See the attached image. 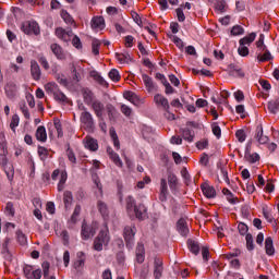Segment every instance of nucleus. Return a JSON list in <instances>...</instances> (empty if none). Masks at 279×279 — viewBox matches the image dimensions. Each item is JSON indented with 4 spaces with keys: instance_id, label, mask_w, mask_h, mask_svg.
I'll list each match as a JSON object with an SVG mask.
<instances>
[{
    "instance_id": "obj_1",
    "label": "nucleus",
    "mask_w": 279,
    "mask_h": 279,
    "mask_svg": "<svg viewBox=\"0 0 279 279\" xmlns=\"http://www.w3.org/2000/svg\"><path fill=\"white\" fill-rule=\"evenodd\" d=\"M110 243V234L108 233L107 230H101L98 235L94 240V250L96 252H101L105 247H108V244Z\"/></svg>"
},
{
    "instance_id": "obj_2",
    "label": "nucleus",
    "mask_w": 279,
    "mask_h": 279,
    "mask_svg": "<svg viewBox=\"0 0 279 279\" xmlns=\"http://www.w3.org/2000/svg\"><path fill=\"white\" fill-rule=\"evenodd\" d=\"M97 233V223L93 222L92 225L86 223L83 221L82 229H81V236L83 241H88V239H93Z\"/></svg>"
},
{
    "instance_id": "obj_3",
    "label": "nucleus",
    "mask_w": 279,
    "mask_h": 279,
    "mask_svg": "<svg viewBox=\"0 0 279 279\" xmlns=\"http://www.w3.org/2000/svg\"><path fill=\"white\" fill-rule=\"evenodd\" d=\"M136 235V226H126L123 231L124 241L126 243V247H133L134 245V236Z\"/></svg>"
},
{
    "instance_id": "obj_4",
    "label": "nucleus",
    "mask_w": 279,
    "mask_h": 279,
    "mask_svg": "<svg viewBox=\"0 0 279 279\" xmlns=\"http://www.w3.org/2000/svg\"><path fill=\"white\" fill-rule=\"evenodd\" d=\"M22 31L24 34H27L28 36H38L40 34V26L36 22L26 21L22 24Z\"/></svg>"
},
{
    "instance_id": "obj_5",
    "label": "nucleus",
    "mask_w": 279,
    "mask_h": 279,
    "mask_svg": "<svg viewBox=\"0 0 279 279\" xmlns=\"http://www.w3.org/2000/svg\"><path fill=\"white\" fill-rule=\"evenodd\" d=\"M0 165L4 169L8 180H10L12 182V180H14V166H12L8 162V157L5 156V150L3 151V154H0Z\"/></svg>"
},
{
    "instance_id": "obj_6",
    "label": "nucleus",
    "mask_w": 279,
    "mask_h": 279,
    "mask_svg": "<svg viewBox=\"0 0 279 279\" xmlns=\"http://www.w3.org/2000/svg\"><path fill=\"white\" fill-rule=\"evenodd\" d=\"M89 107L94 111L96 117L100 121H104V111L106 110V105H104V102H101V100L96 98Z\"/></svg>"
},
{
    "instance_id": "obj_7",
    "label": "nucleus",
    "mask_w": 279,
    "mask_h": 279,
    "mask_svg": "<svg viewBox=\"0 0 279 279\" xmlns=\"http://www.w3.org/2000/svg\"><path fill=\"white\" fill-rule=\"evenodd\" d=\"M4 93L9 99H14L19 95V85H16V82H8L4 86Z\"/></svg>"
},
{
    "instance_id": "obj_8",
    "label": "nucleus",
    "mask_w": 279,
    "mask_h": 279,
    "mask_svg": "<svg viewBox=\"0 0 279 279\" xmlns=\"http://www.w3.org/2000/svg\"><path fill=\"white\" fill-rule=\"evenodd\" d=\"M81 123L86 125L89 130H93L95 128V120L93 119V113L89 111H83L81 113Z\"/></svg>"
},
{
    "instance_id": "obj_9",
    "label": "nucleus",
    "mask_w": 279,
    "mask_h": 279,
    "mask_svg": "<svg viewBox=\"0 0 279 279\" xmlns=\"http://www.w3.org/2000/svg\"><path fill=\"white\" fill-rule=\"evenodd\" d=\"M255 132V138L259 145H267L269 143V136L263 133V124H258Z\"/></svg>"
},
{
    "instance_id": "obj_10",
    "label": "nucleus",
    "mask_w": 279,
    "mask_h": 279,
    "mask_svg": "<svg viewBox=\"0 0 279 279\" xmlns=\"http://www.w3.org/2000/svg\"><path fill=\"white\" fill-rule=\"evenodd\" d=\"M81 93H82L83 101L84 104H86V106H90L97 99L93 90L88 88H83Z\"/></svg>"
},
{
    "instance_id": "obj_11",
    "label": "nucleus",
    "mask_w": 279,
    "mask_h": 279,
    "mask_svg": "<svg viewBox=\"0 0 279 279\" xmlns=\"http://www.w3.org/2000/svg\"><path fill=\"white\" fill-rule=\"evenodd\" d=\"M56 36L57 38H60V40H63L64 43H69L71 40V37L73 36V31H65L62 27H58L56 29Z\"/></svg>"
},
{
    "instance_id": "obj_12",
    "label": "nucleus",
    "mask_w": 279,
    "mask_h": 279,
    "mask_svg": "<svg viewBox=\"0 0 279 279\" xmlns=\"http://www.w3.org/2000/svg\"><path fill=\"white\" fill-rule=\"evenodd\" d=\"M31 75L35 82H38L40 80V75H43V72L40 71V65H38V62L36 60L31 61Z\"/></svg>"
},
{
    "instance_id": "obj_13",
    "label": "nucleus",
    "mask_w": 279,
    "mask_h": 279,
    "mask_svg": "<svg viewBox=\"0 0 279 279\" xmlns=\"http://www.w3.org/2000/svg\"><path fill=\"white\" fill-rule=\"evenodd\" d=\"M154 101H155L156 106L163 108V110H169V108H170L169 100L160 94H156L154 96Z\"/></svg>"
},
{
    "instance_id": "obj_14",
    "label": "nucleus",
    "mask_w": 279,
    "mask_h": 279,
    "mask_svg": "<svg viewBox=\"0 0 279 279\" xmlns=\"http://www.w3.org/2000/svg\"><path fill=\"white\" fill-rule=\"evenodd\" d=\"M134 214L136 219L143 221V219H146L147 217V207H145L143 204H138L137 206H134Z\"/></svg>"
},
{
    "instance_id": "obj_15",
    "label": "nucleus",
    "mask_w": 279,
    "mask_h": 279,
    "mask_svg": "<svg viewBox=\"0 0 279 279\" xmlns=\"http://www.w3.org/2000/svg\"><path fill=\"white\" fill-rule=\"evenodd\" d=\"M167 195H169V187L167 186V179L160 180L159 199L160 202H167Z\"/></svg>"
},
{
    "instance_id": "obj_16",
    "label": "nucleus",
    "mask_w": 279,
    "mask_h": 279,
    "mask_svg": "<svg viewBox=\"0 0 279 279\" xmlns=\"http://www.w3.org/2000/svg\"><path fill=\"white\" fill-rule=\"evenodd\" d=\"M107 154L117 167H123V161L121 160V157H119V154L114 153L112 147H107Z\"/></svg>"
},
{
    "instance_id": "obj_17",
    "label": "nucleus",
    "mask_w": 279,
    "mask_h": 279,
    "mask_svg": "<svg viewBox=\"0 0 279 279\" xmlns=\"http://www.w3.org/2000/svg\"><path fill=\"white\" fill-rule=\"evenodd\" d=\"M177 228L181 236H189V225H186V220L183 218L179 219L177 222Z\"/></svg>"
},
{
    "instance_id": "obj_18",
    "label": "nucleus",
    "mask_w": 279,
    "mask_h": 279,
    "mask_svg": "<svg viewBox=\"0 0 279 279\" xmlns=\"http://www.w3.org/2000/svg\"><path fill=\"white\" fill-rule=\"evenodd\" d=\"M154 276L156 279L162 278V259L160 258H155L154 260Z\"/></svg>"
},
{
    "instance_id": "obj_19",
    "label": "nucleus",
    "mask_w": 279,
    "mask_h": 279,
    "mask_svg": "<svg viewBox=\"0 0 279 279\" xmlns=\"http://www.w3.org/2000/svg\"><path fill=\"white\" fill-rule=\"evenodd\" d=\"M106 27V21L102 16H96L92 20L93 29H104Z\"/></svg>"
},
{
    "instance_id": "obj_20",
    "label": "nucleus",
    "mask_w": 279,
    "mask_h": 279,
    "mask_svg": "<svg viewBox=\"0 0 279 279\" xmlns=\"http://www.w3.org/2000/svg\"><path fill=\"white\" fill-rule=\"evenodd\" d=\"M35 136L40 143L47 142V129L44 125L37 128Z\"/></svg>"
},
{
    "instance_id": "obj_21",
    "label": "nucleus",
    "mask_w": 279,
    "mask_h": 279,
    "mask_svg": "<svg viewBox=\"0 0 279 279\" xmlns=\"http://www.w3.org/2000/svg\"><path fill=\"white\" fill-rule=\"evenodd\" d=\"M50 49H51L52 53L56 56V58H58V60H64V58H65L64 50H62V47H60V45L52 44L50 46Z\"/></svg>"
},
{
    "instance_id": "obj_22",
    "label": "nucleus",
    "mask_w": 279,
    "mask_h": 279,
    "mask_svg": "<svg viewBox=\"0 0 279 279\" xmlns=\"http://www.w3.org/2000/svg\"><path fill=\"white\" fill-rule=\"evenodd\" d=\"M202 191L205 197H208V199H213L214 197H217V191H215V187L210 185H203Z\"/></svg>"
},
{
    "instance_id": "obj_23",
    "label": "nucleus",
    "mask_w": 279,
    "mask_h": 279,
    "mask_svg": "<svg viewBox=\"0 0 279 279\" xmlns=\"http://www.w3.org/2000/svg\"><path fill=\"white\" fill-rule=\"evenodd\" d=\"M142 80H143L148 93H153V90H156V85H154V80L151 77H149V75L143 74Z\"/></svg>"
},
{
    "instance_id": "obj_24",
    "label": "nucleus",
    "mask_w": 279,
    "mask_h": 279,
    "mask_svg": "<svg viewBox=\"0 0 279 279\" xmlns=\"http://www.w3.org/2000/svg\"><path fill=\"white\" fill-rule=\"evenodd\" d=\"M265 250L267 256H274V254H276V248L274 247V240L271 238H266Z\"/></svg>"
},
{
    "instance_id": "obj_25",
    "label": "nucleus",
    "mask_w": 279,
    "mask_h": 279,
    "mask_svg": "<svg viewBox=\"0 0 279 279\" xmlns=\"http://www.w3.org/2000/svg\"><path fill=\"white\" fill-rule=\"evenodd\" d=\"M136 260L137 263H145V246L138 244L136 247Z\"/></svg>"
},
{
    "instance_id": "obj_26",
    "label": "nucleus",
    "mask_w": 279,
    "mask_h": 279,
    "mask_svg": "<svg viewBox=\"0 0 279 279\" xmlns=\"http://www.w3.org/2000/svg\"><path fill=\"white\" fill-rule=\"evenodd\" d=\"M85 147H86V149H89L90 151H97V149H99V144H97L95 138L87 137Z\"/></svg>"
},
{
    "instance_id": "obj_27",
    "label": "nucleus",
    "mask_w": 279,
    "mask_h": 279,
    "mask_svg": "<svg viewBox=\"0 0 279 279\" xmlns=\"http://www.w3.org/2000/svg\"><path fill=\"white\" fill-rule=\"evenodd\" d=\"M109 134L113 141V145H114L116 149H121V143L119 142V135H117V131L114 130L113 126L110 128Z\"/></svg>"
},
{
    "instance_id": "obj_28",
    "label": "nucleus",
    "mask_w": 279,
    "mask_h": 279,
    "mask_svg": "<svg viewBox=\"0 0 279 279\" xmlns=\"http://www.w3.org/2000/svg\"><path fill=\"white\" fill-rule=\"evenodd\" d=\"M181 132L184 141H187V143H193V138H195V133L193 131L190 129H182Z\"/></svg>"
},
{
    "instance_id": "obj_29",
    "label": "nucleus",
    "mask_w": 279,
    "mask_h": 279,
    "mask_svg": "<svg viewBox=\"0 0 279 279\" xmlns=\"http://www.w3.org/2000/svg\"><path fill=\"white\" fill-rule=\"evenodd\" d=\"M267 108L269 112H271L272 114H276V112H278L279 110V98L268 101Z\"/></svg>"
},
{
    "instance_id": "obj_30",
    "label": "nucleus",
    "mask_w": 279,
    "mask_h": 279,
    "mask_svg": "<svg viewBox=\"0 0 279 279\" xmlns=\"http://www.w3.org/2000/svg\"><path fill=\"white\" fill-rule=\"evenodd\" d=\"M168 184L171 191H175L178 189V177L173 173L168 174Z\"/></svg>"
},
{
    "instance_id": "obj_31",
    "label": "nucleus",
    "mask_w": 279,
    "mask_h": 279,
    "mask_svg": "<svg viewBox=\"0 0 279 279\" xmlns=\"http://www.w3.org/2000/svg\"><path fill=\"white\" fill-rule=\"evenodd\" d=\"M106 110L110 121H113V119H117V108H114L112 104H107Z\"/></svg>"
},
{
    "instance_id": "obj_32",
    "label": "nucleus",
    "mask_w": 279,
    "mask_h": 279,
    "mask_svg": "<svg viewBox=\"0 0 279 279\" xmlns=\"http://www.w3.org/2000/svg\"><path fill=\"white\" fill-rule=\"evenodd\" d=\"M245 160H247V162H250L251 165H254V162H258V160H260V156L256 153H245L244 155Z\"/></svg>"
},
{
    "instance_id": "obj_33",
    "label": "nucleus",
    "mask_w": 279,
    "mask_h": 279,
    "mask_svg": "<svg viewBox=\"0 0 279 279\" xmlns=\"http://www.w3.org/2000/svg\"><path fill=\"white\" fill-rule=\"evenodd\" d=\"M45 90H46V93H48V95H54L56 93H58L60 90V88L58 87V84H56V83H48L45 85Z\"/></svg>"
},
{
    "instance_id": "obj_34",
    "label": "nucleus",
    "mask_w": 279,
    "mask_h": 279,
    "mask_svg": "<svg viewBox=\"0 0 279 279\" xmlns=\"http://www.w3.org/2000/svg\"><path fill=\"white\" fill-rule=\"evenodd\" d=\"M97 208H98L100 215H102L104 217H108V214H109L108 205L105 202L98 201Z\"/></svg>"
},
{
    "instance_id": "obj_35",
    "label": "nucleus",
    "mask_w": 279,
    "mask_h": 279,
    "mask_svg": "<svg viewBox=\"0 0 279 279\" xmlns=\"http://www.w3.org/2000/svg\"><path fill=\"white\" fill-rule=\"evenodd\" d=\"M254 40H256V33H251L248 36L240 39V45L241 46L251 45V43H254Z\"/></svg>"
},
{
    "instance_id": "obj_36",
    "label": "nucleus",
    "mask_w": 279,
    "mask_h": 279,
    "mask_svg": "<svg viewBox=\"0 0 279 279\" xmlns=\"http://www.w3.org/2000/svg\"><path fill=\"white\" fill-rule=\"evenodd\" d=\"M219 182H226L227 184H230V178H228V170L226 168H220V174L218 175Z\"/></svg>"
},
{
    "instance_id": "obj_37",
    "label": "nucleus",
    "mask_w": 279,
    "mask_h": 279,
    "mask_svg": "<svg viewBox=\"0 0 279 279\" xmlns=\"http://www.w3.org/2000/svg\"><path fill=\"white\" fill-rule=\"evenodd\" d=\"M63 202L65 208H69V206L73 204V193H71L70 191H65L63 194Z\"/></svg>"
},
{
    "instance_id": "obj_38",
    "label": "nucleus",
    "mask_w": 279,
    "mask_h": 279,
    "mask_svg": "<svg viewBox=\"0 0 279 279\" xmlns=\"http://www.w3.org/2000/svg\"><path fill=\"white\" fill-rule=\"evenodd\" d=\"M53 98L56 99V101H59V104H66V101H69L66 95H64V93H62L60 89L56 94H53Z\"/></svg>"
},
{
    "instance_id": "obj_39",
    "label": "nucleus",
    "mask_w": 279,
    "mask_h": 279,
    "mask_svg": "<svg viewBox=\"0 0 279 279\" xmlns=\"http://www.w3.org/2000/svg\"><path fill=\"white\" fill-rule=\"evenodd\" d=\"M125 99H128V101H131V104H133L134 106H138V96L132 92H128L125 94Z\"/></svg>"
},
{
    "instance_id": "obj_40",
    "label": "nucleus",
    "mask_w": 279,
    "mask_h": 279,
    "mask_svg": "<svg viewBox=\"0 0 279 279\" xmlns=\"http://www.w3.org/2000/svg\"><path fill=\"white\" fill-rule=\"evenodd\" d=\"M189 248L192 252V254H195V256H197L199 254V244H197V242L193 241V240H189Z\"/></svg>"
},
{
    "instance_id": "obj_41",
    "label": "nucleus",
    "mask_w": 279,
    "mask_h": 279,
    "mask_svg": "<svg viewBox=\"0 0 279 279\" xmlns=\"http://www.w3.org/2000/svg\"><path fill=\"white\" fill-rule=\"evenodd\" d=\"M264 51H265V53L263 56L262 54L257 56V60L259 62H269V60H274V57L271 56V52H269V50H267V48Z\"/></svg>"
},
{
    "instance_id": "obj_42",
    "label": "nucleus",
    "mask_w": 279,
    "mask_h": 279,
    "mask_svg": "<svg viewBox=\"0 0 279 279\" xmlns=\"http://www.w3.org/2000/svg\"><path fill=\"white\" fill-rule=\"evenodd\" d=\"M61 17L63 19L64 23H68L69 25H73V23H75L73 16H71L66 10H61Z\"/></svg>"
},
{
    "instance_id": "obj_43",
    "label": "nucleus",
    "mask_w": 279,
    "mask_h": 279,
    "mask_svg": "<svg viewBox=\"0 0 279 279\" xmlns=\"http://www.w3.org/2000/svg\"><path fill=\"white\" fill-rule=\"evenodd\" d=\"M250 228L247 227V225H245V222H239L238 223V232L239 234H241V236H245V234H247Z\"/></svg>"
},
{
    "instance_id": "obj_44",
    "label": "nucleus",
    "mask_w": 279,
    "mask_h": 279,
    "mask_svg": "<svg viewBox=\"0 0 279 279\" xmlns=\"http://www.w3.org/2000/svg\"><path fill=\"white\" fill-rule=\"evenodd\" d=\"M246 250L248 252H252L254 250V236H252V233L246 234Z\"/></svg>"
},
{
    "instance_id": "obj_45",
    "label": "nucleus",
    "mask_w": 279,
    "mask_h": 279,
    "mask_svg": "<svg viewBox=\"0 0 279 279\" xmlns=\"http://www.w3.org/2000/svg\"><path fill=\"white\" fill-rule=\"evenodd\" d=\"M20 121H21V119L19 118V114H13L11 123H10V128H11L12 132H16V128H19Z\"/></svg>"
},
{
    "instance_id": "obj_46",
    "label": "nucleus",
    "mask_w": 279,
    "mask_h": 279,
    "mask_svg": "<svg viewBox=\"0 0 279 279\" xmlns=\"http://www.w3.org/2000/svg\"><path fill=\"white\" fill-rule=\"evenodd\" d=\"M99 47H101V41H99L98 39H93L92 51L94 56H99Z\"/></svg>"
},
{
    "instance_id": "obj_47",
    "label": "nucleus",
    "mask_w": 279,
    "mask_h": 279,
    "mask_svg": "<svg viewBox=\"0 0 279 279\" xmlns=\"http://www.w3.org/2000/svg\"><path fill=\"white\" fill-rule=\"evenodd\" d=\"M256 47L260 49V51H267V46H265V35H259V39L256 41Z\"/></svg>"
},
{
    "instance_id": "obj_48",
    "label": "nucleus",
    "mask_w": 279,
    "mask_h": 279,
    "mask_svg": "<svg viewBox=\"0 0 279 279\" xmlns=\"http://www.w3.org/2000/svg\"><path fill=\"white\" fill-rule=\"evenodd\" d=\"M116 58L121 64H125V62H128L130 60V54H128V53H116Z\"/></svg>"
},
{
    "instance_id": "obj_49",
    "label": "nucleus",
    "mask_w": 279,
    "mask_h": 279,
    "mask_svg": "<svg viewBox=\"0 0 279 279\" xmlns=\"http://www.w3.org/2000/svg\"><path fill=\"white\" fill-rule=\"evenodd\" d=\"M71 74H72V80L74 82H80L82 80V76L80 75V72H77V68H75V65L71 66Z\"/></svg>"
},
{
    "instance_id": "obj_50",
    "label": "nucleus",
    "mask_w": 279,
    "mask_h": 279,
    "mask_svg": "<svg viewBox=\"0 0 279 279\" xmlns=\"http://www.w3.org/2000/svg\"><path fill=\"white\" fill-rule=\"evenodd\" d=\"M16 236H17V241L21 245H25V243H27V236L25 235V233H23V231L17 230Z\"/></svg>"
},
{
    "instance_id": "obj_51",
    "label": "nucleus",
    "mask_w": 279,
    "mask_h": 279,
    "mask_svg": "<svg viewBox=\"0 0 279 279\" xmlns=\"http://www.w3.org/2000/svg\"><path fill=\"white\" fill-rule=\"evenodd\" d=\"M213 134L217 136L218 138H221V128L217 122H214L211 124Z\"/></svg>"
},
{
    "instance_id": "obj_52",
    "label": "nucleus",
    "mask_w": 279,
    "mask_h": 279,
    "mask_svg": "<svg viewBox=\"0 0 279 279\" xmlns=\"http://www.w3.org/2000/svg\"><path fill=\"white\" fill-rule=\"evenodd\" d=\"M109 77L112 82H119L121 80V75H119V71L117 69H112L109 72Z\"/></svg>"
},
{
    "instance_id": "obj_53",
    "label": "nucleus",
    "mask_w": 279,
    "mask_h": 279,
    "mask_svg": "<svg viewBox=\"0 0 279 279\" xmlns=\"http://www.w3.org/2000/svg\"><path fill=\"white\" fill-rule=\"evenodd\" d=\"M235 136H236L239 143H244L245 138H247V135L245 134L244 130H238L235 132Z\"/></svg>"
},
{
    "instance_id": "obj_54",
    "label": "nucleus",
    "mask_w": 279,
    "mask_h": 279,
    "mask_svg": "<svg viewBox=\"0 0 279 279\" xmlns=\"http://www.w3.org/2000/svg\"><path fill=\"white\" fill-rule=\"evenodd\" d=\"M56 80L61 84V86H69V81L66 80V76H64V74H58L56 76Z\"/></svg>"
},
{
    "instance_id": "obj_55",
    "label": "nucleus",
    "mask_w": 279,
    "mask_h": 279,
    "mask_svg": "<svg viewBox=\"0 0 279 279\" xmlns=\"http://www.w3.org/2000/svg\"><path fill=\"white\" fill-rule=\"evenodd\" d=\"M38 155L40 156L41 160H46L47 156H49V150L43 146H39Z\"/></svg>"
},
{
    "instance_id": "obj_56",
    "label": "nucleus",
    "mask_w": 279,
    "mask_h": 279,
    "mask_svg": "<svg viewBox=\"0 0 279 279\" xmlns=\"http://www.w3.org/2000/svg\"><path fill=\"white\" fill-rule=\"evenodd\" d=\"M82 211V207L80 205H76L75 206V209H74V213L71 217L73 223H76L77 222V217H80V213Z\"/></svg>"
},
{
    "instance_id": "obj_57",
    "label": "nucleus",
    "mask_w": 279,
    "mask_h": 279,
    "mask_svg": "<svg viewBox=\"0 0 279 279\" xmlns=\"http://www.w3.org/2000/svg\"><path fill=\"white\" fill-rule=\"evenodd\" d=\"M244 29L242 26L235 25L232 27L231 29V34L232 36H241V34H243Z\"/></svg>"
},
{
    "instance_id": "obj_58",
    "label": "nucleus",
    "mask_w": 279,
    "mask_h": 279,
    "mask_svg": "<svg viewBox=\"0 0 279 279\" xmlns=\"http://www.w3.org/2000/svg\"><path fill=\"white\" fill-rule=\"evenodd\" d=\"M134 206H137L134 198L132 196L126 197V209L134 210Z\"/></svg>"
},
{
    "instance_id": "obj_59",
    "label": "nucleus",
    "mask_w": 279,
    "mask_h": 279,
    "mask_svg": "<svg viewBox=\"0 0 279 279\" xmlns=\"http://www.w3.org/2000/svg\"><path fill=\"white\" fill-rule=\"evenodd\" d=\"M239 56L245 58V56H250V49L245 46H241L238 48Z\"/></svg>"
},
{
    "instance_id": "obj_60",
    "label": "nucleus",
    "mask_w": 279,
    "mask_h": 279,
    "mask_svg": "<svg viewBox=\"0 0 279 279\" xmlns=\"http://www.w3.org/2000/svg\"><path fill=\"white\" fill-rule=\"evenodd\" d=\"M181 175L185 180V184H189L191 182V174L189 173V170H186V168H183L181 170Z\"/></svg>"
},
{
    "instance_id": "obj_61",
    "label": "nucleus",
    "mask_w": 279,
    "mask_h": 279,
    "mask_svg": "<svg viewBox=\"0 0 279 279\" xmlns=\"http://www.w3.org/2000/svg\"><path fill=\"white\" fill-rule=\"evenodd\" d=\"M41 267H43L44 278H48L49 277V268L51 267V265L49 264V262H44Z\"/></svg>"
},
{
    "instance_id": "obj_62",
    "label": "nucleus",
    "mask_w": 279,
    "mask_h": 279,
    "mask_svg": "<svg viewBox=\"0 0 279 279\" xmlns=\"http://www.w3.org/2000/svg\"><path fill=\"white\" fill-rule=\"evenodd\" d=\"M66 156H68L70 162H72L73 165H75V162H77V158H75V153H73V150H71V148H68Z\"/></svg>"
},
{
    "instance_id": "obj_63",
    "label": "nucleus",
    "mask_w": 279,
    "mask_h": 279,
    "mask_svg": "<svg viewBox=\"0 0 279 279\" xmlns=\"http://www.w3.org/2000/svg\"><path fill=\"white\" fill-rule=\"evenodd\" d=\"M34 271V268L29 265H26L24 267V276H26L27 279H32V272Z\"/></svg>"
},
{
    "instance_id": "obj_64",
    "label": "nucleus",
    "mask_w": 279,
    "mask_h": 279,
    "mask_svg": "<svg viewBox=\"0 0 279 279\" xmlns=\"http://www.w3.org/2000/svg\"><path fill=\"white\" fill-rule=\"evenodd\" d=\"M121 112H122V114H124L125 117H131V114H132V108L128 107L126 105H122V106H121Z\"/></svg>"
}]
</instances>
